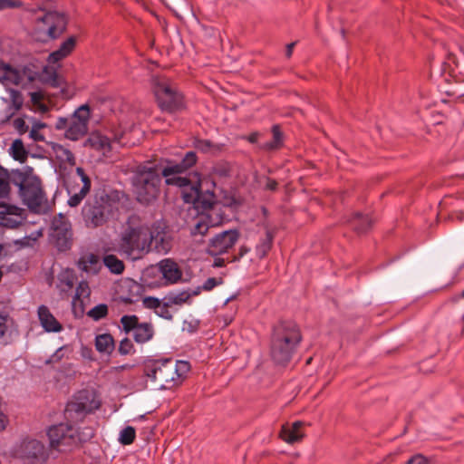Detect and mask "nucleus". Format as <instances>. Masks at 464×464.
Returning <instances> with one entry per match:
<instances>
[{
    "label": "nucleus",
    "instance_id": "1",
    "mask_svg": "<svg viewBox=\"0 0 464 464\" xmlns=\"http://www.w3.org/2000/svg\"><path fill=\"white\" fill-rule=\"evenodd\" d=\"M302 341L299 326L291 321L280 322L274 327L270 343V356L279 366H286Z\"/></svg>",
    "mask_w": 464,
    "mask_h": 464
},
{
    "label": "nucleus",
    "instance_id": "2",
    "mask_svg": "<svg viewBox=\"0 0 464 464\" xmlns=\"http://www.w3.org/2000/svg\"><path fill=\"white\" fill-rule=\"evenodd\" d=\"M120 254L133 260L149 253V227L130 218L123 227L117 242Z\"/></svg>",
    "mask_w": 464,
    "mask_h": 464
},
{
    "label": "nucleus",
    "instance_id": "3",
    "mask_svg": "<svg viewBox=\"0 0 464 464\" xmlns=\"http://www.w3.org/2000/svg\"><path fill=\"white\" fill-rule=\"evenodd\" d=\"M11 182L18 188L19 196L24 205L35 213H39L46 202L41 179L32 168L14 169L11 172Z\"/></svg>",
    "mask_w": 464,
    "mask_h": 464
},
{
    "label": "nucleus",
    "instance_id": "4",
    "mask_svg": "<svg viewBox=\"0 0 464 464\" xmlns=\"http://www.w3.org/2000/svg\"><path fill=\"white\" fill-rule=\"evenodd\" d=\"M198 157L196 152L188 151L181 162L169 163L163 168L161 174L166 179L165 182L169 186H176L184 189L183 198L185 202L198 203L200 190L198 185H192L189 179L180 176L181 173L194 166Z\"/></svg>",
    "mask_w": 464,
    "mask_h": 464
},
{
    "label": "nucleus",
    "instance_id": "5",
    "mask_svg": "<svg viewBox=\"0 0 464 464\" xmlns=\"http://www.w3.org/2000/svg\"><path fill=\"white\" fill-rule=\"evenodd\" d=\"M47 435L53 449L59 451H69L81 442L92 438L93 430L91 428H86L80 432L72 424L60 423L50 427Z\"/></svg>",
    "mask_w": 464,
    "mask_h": 464
},
{
    "label": "nucleus",
    "instance_id": "6",
    "mask_svg": "<svg viewBox=\"0 0 464 464\" xmlns=\"http://www.w3.org/2000/svg\"><path fill=\"white\" fill-rule=\"evenodd\" d=\"M162 174L155 168L144 167L133 178V191L139 202L150 204L160 194Z\"/></svg>",
    "mask_w": 464,
    "mask_h": 464
},
{
    "label": "nucleus",
    "instance_id": "7",
    "mask_svg": "<svg viewBox=\"0 0 464 464\" xmlns=\"http://www.w3.org/2000/svg\"><path fill=\"white\" fill-rule=\"evenodd\" d=\"M102 404L99 394L94 390H82L70 401L64 410V416L69 421L82 420L87 414L97 411Z\"/></svg>",
    "mask_w": 464,
    "mask_h": 464
},
{
    "label": "nucleus",
    "instance_id": "8",
    "mask_svg": "<svg viewBox=\"0 0 464 464\" xmlns=\"http://www.w3.org/2000/svg\"><path fill=\"white\" fill-rule=\"evenodd\" d=\"M152 89L157 103L161 111L175 112L183 109V95L169 79L155 77L152 81Z\"/></svg>",
    "mask_w": 464,
    "mask_h": 464
},
{
    "label": "nucleus",
    "instance_id": "9",
    "mask_svg": "<svg viewBox=\"0 0 464 464\" xmlns=\"http://www.w3.org/2000/svg\"><path fill=\"white\" fill-rule=\"evenodd\" d=\"M9 456L22 464H45L48 453L45 446L35 439H23L9 450Z\"/></svg>",
    "mask_w": 464,
    "mask_h": 464
},
{
    "label": "nucleus",
    "instance_id": "10",
    "mask_svg": "<svg viewBox=\"0 0 464 464\" xmlns=\"http://www.w3.org/2000/svg\"><path fill=\"white\" fill-rule=\"evenodd\" d=\"M90 118V107L83 104L70 118H59L55 127L57 130H65V138L71 140H79L88 132Z\"/></svg>",
    "mask_w": 464,
    "mask_h": 464
},
{
    "label": "nucleus",
    "instance_id": "11",
    "mask_svg": "<svg viewBox=\"0 0 464 464\" xmlns=\"http://www.w3.org/2000/svg\"><path fill=\"white\" fill-rule=\"evenodd\" d=\"M113 205L107 195L89 200L82 208L86 226L94 228L106 224L113 216Z\"/></svg>",
    "mask_w": 464,
    "mask_h": 464
},
{
    "label": "nucleus",
    "instance_id": "12",
    "mask_svg": "<svg viewBox=\"0 0 464 464\" xmlns=\"http://www.w3.org/2000/svg\"><path fill=\"white\" fill-rule=\"evenodd\" d=\"M209 198V199L202 201L199 199L198 203H195L197 207L201 205V207L208 211L199 214L194 219V222L190 227V235L192 237H204L210 227H215L219 223L217 218H213V215L216 214V208L213 207V195L211 194ZM199 198H201V196Z\"/></svg>",
    "mask_w": 464,
    "mask_h": 464
},
{
    "label": "nucleus",
    "instance_id": "13",
    "mask_svg": "<svg viewBox=\"0 0 464 464\" xmlns=\"http://www.w3.org/2000/svg\"><path fill=\"white\" fill-rule=\"evenodd\" d=\"M50 237L60 251H65L72 246V229L69 219L63 214L53 218Z\"/></svg>",
    "mask_w": 464,
    "mask_h": 464
},
{
    "label": "nucleus",
    "instance_id": "14",
    "mask_svg": "<svg viewBox=\"0 0 464 464\" xmlns=\"http://www.w3.org/2000/svg\"><path fill=\"white\" fill-rule=\"evenodd\" d=\"M154 246L158 253L167 254L172 247V236L169 227L163 221H157L149 228V252Z\"/></svg>",
    "mask_w": 464,
    "mask_h": 464
},
{
    "label": "nucleus",
    "instance_id": "15",
    "mask_svg": "<svg viewBox=\"0 0 464 464\" xmlns=\"http://www.w3.org/2000/svg\"><path fill=\"white\" fill-rule=\"evenodd\" d=\"M240 233L237 229L222 231L209 239L207 246V252L212 256H219L228 253L229 250L237 243Z\"/></svg>",
    "mask_w": 464,
    "mask_h": 464
},
{
    "label": "nucleus",
    "instance_id": "16",
    "mask_svg": "<svg viewBox=\"0 0 464 464\" xmlns=\"http://www.w3.org/2000/svg\"><path fill=\"white\" fill-rule=\"evenodd\" d=\"M66 17L58 12H48L37 18L38 29L45 32L53 39L60 36L66 29Z\"/></svg>",
    "mask_w": 464,
    "mask_h": 464
},
{
    "label": "nucleus",
    "instance_id": "17",
    "mask_svg": "<svg viewBox=\"0 0 464 464\" xmlns=\"http://www.w3.org/2000/svg\"><path fill=\"white\" fill-rule=\"evenodd\" d=\"M76 174L80 179V183L72 185L67 188L70 195L68 205L72 208L79 206L91 189V179L84 169L80 167L77 168Z\"/></svg>",
    "mask_w": 464,
    "mask_h": 464
},
{
    "label": "nucleus",
    "instance_id": "18",
    "mask_svg": "<svg viewBox=\"0 0 464 464\" xmlns=\"http://www.w3.org/2000/svg\"><path fill=\"white\" fill-rule=\"evenodd\" d=\"M122 136V132H116L113 134L112 138H110L99 131H96L90 135L86 140V145H89L91 148L102 151L103 154H105L111 151V141L121 142Z\"/></svg>",
    "mask_w": 464,
    "mask_h": 464
},
{
    "label": "nucleus",
    "instance_id": "19",
    "mask_svg": "<svg viewBox=\"0 0 464 464\" xmlns=\"http://www.w3.org/2000/svg\"><path fill=\"white\" fill-rule=\"evenodd\" d=\"M25 73L20 70L0 62V82L5 86H19L24 84Z\"/></svg>",
    "mask_w": 464,
    "mask_h": 464
},
{
    "label": "nucleus",
    "instance_id": "20",
    "mask_svg": "<svg viewBox=\"0 0 464 464\" xmlns=\"http://www.w3.org/2000/svg\"><path fill=\"white\" fill-rule=\"evenodd\" d=\"M173 359H150L145 362L146 377H157L158 375H169L173 369Z\"/></svg>",
    "mask_w": 464,
    "mask_h": 464
},
{
    "label": "nucleus",
    "instance_id": "21",
    "mask_svg": "<svg viewBox=\"0 0 464 464\" xmlns=\"http://www.w3.org/2000/svg\"><path fill=\"white\" fill-rule=\"evenodd\" d=\"M37 315L41 326L48 333H59L63 330L62 324L54 317L46 305H40Z\"/></svg>",
    "mask_w": 464,
    "mask_h": 464
},
{
    "label": "nucleus",
    "instance_id": "22",
    "mask_svg": "<svg viewBox=\"0 0 464 464\" xmlns=\"http://www.w3.org/2000/svg\"><path fill=\"white\" fill-rule=\"evenodd\" d=\"M304 422L297 420L292 424L286 423L282 425L279 437L285 442L293 444L300 441L304 436Z\"/></svg>",
    "mask_w": 464,
    "mask_h": 464
},
{
    "label": "nucleus",
    "instance_id": "23",
    "mask_svg": "<svg viewBox=\"0 0 464 464\" xmlns=\"http://www.w3.org/2000/svg\"><path fill=\"white\" fill-rule=\"evenodd\" d=\"M158 266L163 278L169 284H175L181 279L182 271L174 260L165 258Z\"/></svg>",
    "mask_w": 464,
    "mask_h": 464
},
{
    "label": "nucleus",
    "instance_id": "24",
    "mask_svg": "<svg viewBox=\"0 0 464 464\" xmlns=\"http://www.w3.org/2000/svg\"><path fill=\"white\" fill-rule=\"evenodd\" d=\"M77 266L81 271L88 275H97L102 268L100 257L92 253L82 255L79 258Z\"/></svg>",
    "mask_w": 464,
    "mask_h": 464
},
{
    "label": "nucleus",
    "instance_id": "25",
    "mask_svg": "<svg viewBox=\"0 0 464 464\" xmlns=\"http://www.w3.org/2000/svg\"><path fill=\"white\" fill-rule=\"evenodd\" d=\"M76 46V37L70 36L64 42L62 43L60 47L51 53L48 56L49 63H56L64 58H66L74 50Z\"/></svg>",
    "mask_w": 464,
    "mask_h": 464
},
{
    "label": "nucleus",
    "instance_id": "26",
    "mask_svg": "<svg viewBox=\"0 0 464 464\" xmlns=\"http://www.w3.org/2000/svg\"><path fill=\"white\" fill-rule=\"evenodd\" d=\"M352 228L359 234L367 232L372 226L373 220L369 215L354 213L349 220Z\"/></svg>",
    "mask_w": 464,
    "mask_h": 464
},
{
    "label": "nucleus",
    "instance_id": "27",
    "mask_svg": "<svg viewBox=\"0 0 464 464\" xmlns=\"http://www.w3.org/2000/svg\"><path fill=\"white\" fill-rule=\"evenodd\" d=\"M77 280V276L73 270L65 269L62 271L58 276L57 287L61 292L67 293L71 291Z\"/></svg>",
    "mask_w": 464,
    "mask_h": 464
},
{
    "label": "nucleus",
    "instance_id": "28",
    "mask_svg": "<svg viewBox=\"0 0 464 464\" xmlns=\"http://www.w3.org/2000/svg\"><path fill=\"white\" fill-rule=\"evenodd\" d=\"M95 347L98 352L110 354L115 347L114 339L110 334H98L95 338Z\"/></svg>",
    "mask_w": 464,
    "mask_h": 464
},
{
    "label": "nucleus",
    "instance_id": "29",
    "mask_svg": "<svg viewBox=\"0 0 464 464\" xmlns=\"http://www.w3.org/2000/svg\"><path fill=\"white\" fill-rule=\"evenodd\" d=\"M154 334L151 324L142 323L140 324L133 332V338L139 343H144L150 341Z\"/></svg>",
    "mask_w": 464,
    "mask_h": 464
},
{
    "label": "nucleus",
    "instance_id": "30",
    "mask_svg": "<svg viewBox=\"0 0 464 464\" xmlns=\"http://www.w3.org/2000/svg\"><path fill=\"white\" fill-rule=\"evenodd\" d=\"M24 210L23 208L16 206L0 203V218L4 220L7 219L6 216H15L19 220H14V223L19 224L24 218Z\"/></svg>",
    "mask_w": 464,
    "mask_h": 464
},
{
    "label": "nucleus",
    "instance_id": "31",
    "mask_svg": "<svg viewBox=\"0 0 464 464\" xmlns=\"http://www.w3.org/2000/svg\"><path fill=\"white\" fill-rule=\"evenodd\" d=\"M274 240V234L270 230L266 231L264 237L260 239V242L256 247V255L259 258H264L270 251Z\"/></svg>",
    "mask_w": 464,
    "mask_h": 464
},
{
    "label": "nucleus",
    "instance_id": "32",
    "mask_svg": "<svg viewBox=\"0 0 464 464\" xmlns=\"http://www.w3.org/2000/svg\"><path fill=\"white\" fill-rule=\"evenodd\" d=\"M103 264L112 274L115 275L122 274L125 268L124 263L115 255H106L103 257Z\"/></svg>",
    "mask_w": 464,
    "mask_h": 464
},
{
    "label": "nucleus",
    "instance_id": "33",
    "mask_svg": "<svg viewBox=\"0 0 464 464\" xmlns=\"http://www.w3.org/2000/svg\"><path fill=\"white\" fill-rule=\"evenodd\" d=\"M10 153L15 160H19L20 162H24L28 156V152L21 140H15L13 141L10 148Z\"/></svg>",
    "mask_w": 464,
    "mask_h": 464
},
{
    "label": "nucleus",
    "instance_id": "34",
    "mask_svg": "<svg viewBox=\"0 0 464 464\" xmlns=\"http://www.w3.org/2000/svg\"><path fill=\"white\" fill-rule=\"evenodd\" d=\"M11 173L0 167V198H6L10 194Z\"/></svg>",
    "mask_w": 464,
    "mask_h": 464
},
{
    "label": "nucleus",
    "instance_id": "35",
    "mask_svg": "<svg viewBox=\"0 0 464 464\" xmlns=\"http://www.w3.org/2000/svg\"><path fill=\"white\" fill-rule=\"evenodd\" d=\"M9 322H11L10 311L8 305L5 304L0 309V338L5 334Z\"/></svg>",
    "mask_w": 464,
    "mask_h": 464
},
{
    "label": "nucleus",
    "instance_id": "36",
    "mask_svg": "<svg viewBox=\"0 0 464 464\" xmlns=\"http://www.w3.org/2000/svg\"><path fill=\"white\" fill-rule=\"evenodd\" d=\"M135 437V429L131 426H127L126 428L121 430L119 436V442L121 445H130L134 441Z\"/></svg>",
    "mask_w": 464,
    "mask_h": 464
},
{
    "label": "nucleus",
    "instance_id": "37",
    "mask_svg": "<svg viewBox=\"0 0 464 464\" xmlns=\"http://www.w3.org/2000/svg\"><path fill=\"white\" fill-rule=\"evenodd\" d=\"M108 314V306L105 304L95 305L88 311L87 315L94 321H99L105 318Z\"/></svg>",
    "mask_w": 464,
    "mask_h": 464
},
{
    "label": "nucleus",
    "instance_id": "38",
    "mask_svg": "<svg viewBox=\"0 0 464 464\" xmlns=\"http://www.w3.org/2000/svg\"><path fill=\"white\" fill-rule=\"evenodd\" d=\"M173 369L171 374H177V377H185L190 371V363L188 361H173Z\"/></svg>",
    "mask_w": 464,
    "mask_h": 464
},
{
    "label": "nucleus",
    "instance_id": "39",
    "mask_svg": "<svg viewBox=\"0 0 464 464\" xmlns=\"http://www.w3.org/2000/svg\"><path fill=\"white\" fill-rule=\"evenodd\" d=\"M195 148L204 153L216 152L220 150V146L212 143L208 140H198L195 142Z\"/></svg>",
    "mask_w": 464,
    "mask_h": 464
},
{
    "label": "nucleus",
    "instance_id": "40",
    "mask_svg": "<svg viewBox=\"0 0 464 464\" xmlns=\"http://www.w3.org/2000/svg\"><path fill=\"white\" fill-rule=\"evenodd\" d=\"M122 328L126 333L134 332L139 324V318L136 315H123L121 318Z\"/></svg>",
    "mask_w": 464,
    "mask_h": 464
},
{
    "label": "nucleus",
    "instance_id": "41",
    "mask_svg": "<svg viewBox=\"0 0 464 464\" xmlns=\"http://www.w3.org/2000/svg\"><path fill=\"white\" fill-rule=\"evenodd\" d=\"M54 151L59 159L62 160L69 163V164H74L75 162V157L72 154V151H70L68 149L64 148L62 145H57L54 147Z\"/></svg>",
    "mask_w": 464,
    "mask_h": 464
},
{
    "label": "nucleus",
    "instance_id": "42",
    "mask_svg": "<svg viewBox=\"0 0 464 464\" xmlns=\"http://www.w3.org/2000/svg\"><path fill=\"white\" fill-rule=\"evenodd\" d=\"M273 140L266 147L270 150L278 149L283 144V134L278 125L272 128Z\"/></svg>",
    "mask_w": 464,
    "mask_h": 464
},
{
    "label": "nucleus",
    "instance_id": "43",
    "mask_svg": "<svg viewBox=\"0 0 464 464\" xmlns=\"http://www.w3.org/2000/svg\"><path fill=\"white\" fill-rule=\"evenodd\" d=\"M190 297L188 292H180L178 294H169L165 299L171 304H182L186 303Z\"/></svg>",
    "mask_w": 464,
    "mask_h": 464
},
{
    "label": "nucleus",
    "instance_id": "44",
    "mask_svg": "<svg viewBox=\"0 0 464 464\" xmlns=\"http://www.w3.org/2000/svg\"><path fill=\"white\" fill-rule=\"evenodd\" d=\"M90 293H91V290H90L88 283L85 281H82L79 283L78 286L76 287L74 298L77 300L86 298L89 296Z\"/></svg>",
    "mask_w": 464,
    "mask_h": 464
},
{
    "label": "nucleus",
    "instance_id": "45",
    "mask_svg": "<svg viewBox=\"0 0 464 464\" xmlns=\"http://www.w3.org/2000/svg\"><path fill=\"white\" fill-rule=\"evenodd\" d=\"M170 304L169 302L162 303L160 307L157 309L156 314L167 320H171L173 318V315L169 310Z\"/></svg>",
    "mask_w": 464,
    "mask_h": 464
},
{
    "label": "nucleus",
    "instance_id": "46",
    "mask_svg": "<svg viewBox=\"0 0 464 464\" xmlns=\"http://www.w3.org/2000/svg\"><path fill=\"white\" fill-rule=\"evenodd\" d=\"M132 350H133V344L130 339L124 338L123 340L121 341L119 349H118V351L121 354H123V355L130 354L132 352Z\"/></svg>",
    "mask_w": 464,
    "mask_h": 464
},
{
    "label": "nucleus",
    "instance_id": "47",
    "mask_svg": "<svg viewBox=\"0 0 464 464\" xmlns=\"http://www.w3.org/2000/svg\"><path fill=\"white\" fill-rule=\"evenodd\" d=\"M162 303L160 302V300H159L158 298H155V297L149 296V297H145L143 299L144 306L147 308H150V309H154L155 312L157 311V309L160 307V305Z\"/></svg>",
    "mask_w": 464,
    "mask_h": 464
},
{
    "label": "nucleus",
    "instance_id": "48",
    "mask_svg": "<svg viewBox=\"0 0 464 464\" xmlns=\"http://www.w3.org/2000/svg\"><path fill=\"white\" fill-rule=\"evenodd\" d=\"M13 126L20 134H24L28 130V126L23 118L14 119L13 121Z\"/></svg>",
    "mask_w": 464,
    "mask_h": 464
},
{
    "label": "nucleus",
    "instance_id": "49",
    "mask_svg": "<svg viewBox=\"0 0 464 464\" xmlns=\"http://www.w3.org/2000/svg\"><path fill=\"white\" fill-rule=\"evenodd\" d=\"M22 5L20 0H0V10L16 8Z\"/></svg>",
    "mask_w": 464,
    "mask_h": 464
},
{
    "label": "nucleus",
    "instance_id": "50",
    "mask_svg": "<svg viewBox=\"0 0 464 464\" xmlns=\"http://www.w3.org/2000/svg\"><path fill=\"white\" fill-rule=\"evenodd\" d=\"M430 460L422 454H415L408 459L406 464H429Z\"/></svg>",
    "mask_w": 464,
    "mask_h": 464
},
{
    "label": "nucleus",
    "instance_id": "51",
    "mask_svg": "<svg viewBox=\"0 0 464 464\" xmlns=\"http://www.w3.org/2000/svg\"><path fill=\"white\" fill-rule=\"evenodd\" d=\"M219 284H220V282L218 281L217 278L210 277V278H208L205 281V283L203 285V289L206 290V291H210V290H212L215 286H217Z\"/></svg>",
    "mask_w": 464,
    "mask_h": 464
},
{
    "label": "nucleus",
    "instance_id": "52",
    "mask_svg": "<svg viewBox=\"0 0 464 464\" xmlns=\"http://www.w3.org/2000/svg\"><path fill=\"white\" fill-rule=\"evenodd\" d=\"M249 247H247L246 246H241L239 247L237 256H235L232 261L239 260L241 257L246 255L249 252Z\"/></svg>",
    "mask_w": 464,
    "mask_h": 464
},
{
    "label": "nucleus",
    "instance_id": "53",
    "mask_svg": "<svg viewBox=\"0 0 464 464\" xmlns=\"http://www.w3.org/2000/svg\"><path fill=\"white\" fill-rule=\"evenodd\" d=\"M277 182L275 179H268L266 184V188L269 190H276L277 188Z\"/></svg>",
    "mask_w": 464,
    "mask_h": 464
},
{
    "label": "nucleus",
    "instance_id": "54",
    "mask_svg": "<svg viewBox=\"0 0 464 464\" xmlns=\"http://www.w3.org/2000/svg\"><path fill=\"white\" fill-rule=\"evenodd\" d=\"M295 45V43H290L286 45L285 55L288 58L292 55Z\"/></svg>",
    "mask_w": 464,
    "mask_h": 464
},
{
    "label": "nucleus",
    "instance_id": "55",
    "mask_svg": "<svg viewBox=\"0 0 464 464\" xmlns=\"http://www.w3.org/2000/svg\"><path fill=\"white\" fill-rule=\"evenodd\" d=\"M30 136L35 140H41L43 139V137L39 135L37 130L35 129L31 130Z\"/></svg>",
    "mask_w": 464,
    "mask_h": 464
},
{
    "label": "nucleus",
    "instance_id": "56",
    "mask_svg": "<svg viewBox=\"0 0 464 464\" xmlns=\"http://www.w3.org/2000/svg\"><path fill=\"white\" fill-rule=\"evenodd\" d=\"M225 266V259L224 258H216L214 261V266L215 267H222Z\"/></svg>",
    "mask_w": 464,
    "mask_h": 464
},
{
    "label": "nucleus",
    "instance_id": "57",
    "mask_svg": "<svg viewBox=\"0 0 464 464\" xmlns=\"http://www.w3.org/2000/svg\"><path fill=\"white\" fill-rule=\"evenodd\" d=\"M17 94H18V92H13L14 102V104H15V106H16V109H19V108H20V106H21V104H22V101H19V102H17V101H16V95H17Z\"/></svg>",
    "mask_w": 464,
    "mask_h": 464
},
{
    "label": "nucleus",
    "instance_id": "58",
    "mask_svg": "<svg viewBox=\"0 0 464 464\" xmlns=\"http://www.w3.org/2000/svg\"><path fill=\"white\" fill-rule=\"evenodd\" d=\"M257 140V134L256 133H253L249 136V141L250 142H256Z\"/></svg>",
    "mask_w": 464,
    "mask_h": 464
},
{
    "label": "nucleus",
    "instance_id": "59",
    "mask_svg": "<svg viewBox=\"0 0 464 464\" xmlns=\"http://www.w3.org/2000/svg\"><path fill=\"white\" fill-rule=\"evenodd\" d=\"M3 251H4V246L0 244V260L2 259V256H3Z\"/></svg>",
    "mask_w": 464,
    "mask_h": 464
},
{
    "label": "nucleus",
    "instance_id": "60",
    "mask_svg": "<svg viewBox=\"0 0 464 464\" xmlns=\"http://www.w3.org/2000/svg\"><path fill=\"white\" fill-rule=\"evenodd\" d=\"M175 380H176V379L171 378V379H169V380H167L166 382H167L168 383H174V381H175Z\"/></svg>",
    "mask_w": 464,
    "mask_h": 464
},
{
    "label": "nucleus",
    "instance_id": "61",
    "mask_svg": "<svg viewBox=\"0 0 464 464\" xmlns=\"http://www.w3.org/2000/svg\"><path fill=\"white\" fill-rule=\"evenodd\" d=\"M6 304L4 303V302H0V309L2 308V306H5Z\"/></svg>",
    "mask_w": 464,
    "mask_h": 464
},
{
    "label": "nucleus",
    "instance_id": "62",
    "mask_svg": "<svg viewBox=\"0 0 464 464\" xmlns=\"http://www.w3.org/2000/svg\"><path fill=\"white\" fill-rule=\"evenodd\" d=\"M166 388H167V386H166V385H164V384H162V385H160V389H166Z\"/></svg>",
    "mask_w": 464,
    "mask_h": 464
},
{
    "label": "nucleus",
    "instance_id": "63",
    "mask_svg": "<svg viewBox=\"0 0 464 464\" xmlns=\"http://www.w3.org/2000/svg\"><path fill=\"white\" fill-rule=\"evenodd\" d=\"M460 296L464 298V290L460 293Z\"/></svg>",
    "mask_w": 464,
    "mask_h": 464
},
{
    "label": "nucleus",
    "instance_id": "64",
    "mask_svg": "<svg viewBox=\"0 0 464 464\" xmlns=\"http://www.w3.org/2000/svg\"><path fill=\"white\" fill-rule=\"evenodd\" d=\"M127 367H128V365H121V368H122V369H125V368H127Z\"/></svg>",
    "mask_w": 464,
    "mask_h": 464
}]
</instances>
